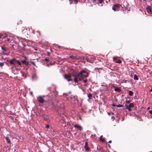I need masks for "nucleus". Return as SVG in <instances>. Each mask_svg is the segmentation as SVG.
<instances>
[{
    "mask_svg": "<svg viewBox=\"0 0 152 152\" xmlns=\"http://www.w3.org/2000/svg\"><path fill=\"white\" fill-rule=\"evenodd\" d=\"M77 76H78L79 80H81L84 78L88 77V73L85 70H83L78 74Z\"/></svg>",
    "mask_w": 152,
    "mask_h": 152,
    "instance_id": "obj_1",
    "label": "nucleus"
},
{
    "mask_svg": "<svg viewBox=\"0 0 152 152\" xmlns=\"http://www.w3.org/2000/svg\"><path fill=\"white\" fill-rule=\"evenodd\" d=\"M64 78L68 82L72 81V79L71 78L72 75L70 74H65L64 76Z\"/></svg>",
    "mask_w": 152,
    "mask_h": 152,
    "instance_id": "obj_2",
    "label": "nucleus"
},
{
    "mask_svg": "<svg viewBox=\"0 0 152 152\" xmlns=\"http://www.w3.org/2000/svg\"><path fill=\"white\" fill-rule=\"evenodd\" d=\"M45 97L44 96H39L37 97V100L38 102L41 103H42L44 102V98Z\"/></svg>",
    "mask_w": 152,
    "mask_h": 152,
    "instance_id": "obj_3",
    "label": "nucleus"
},
{
    "mask_svg": "<svg viewBox=\"0 0 152 152\" xmlns=\"http://www.w3.org/2000/svg\"><path fill=\"white\" fill-rule=\"evenodd\" d=\"M74 127L75 128L80 131H81L83 130V128L82 127L79 125L75 124L74 125Z\"/></svg>",
    "mask_w": 152,
    "mask_h": 152,
    "instance_id": "obj_4",
    "label": "nucleus"
},
{
    "mask_svg": "<svg viewBox=\"0 0 152 152\" xmlns=\"http://www.w3.org/2000/svg\"><path fill=\"white\" fill-rule=\"evenodd\" d=\"M16 61V59L15 58H13L10 60V64L11 65H15V64Z\"/></svg>",
    "mask_w": 152,
    "mask_h": 152,
    "instance_id": "obj_5",
    "label": "nucleus"
},
{
    "mask_svg": "<svg viewBox=\"0 0 152 152\" xmlns=\"http://www.w3.org/2000/svg\"><path fill=\"white\" fill-rule=\"evenodd\" d=\"M73 77L74 78V81L76 83H78V80L77 79V78H78V76H77V74H75L73 75Z\"/></svg>",
    "mask_w": 152,
    "mask_h": 152,
    "instance_id": "obj_6",
    "label": "nucleus"
},
{
    "mask_svg": "<svg viewBox=\"0 0 152 152\" xmlns=\"http://www.w3.org/2000/svg\"><path fill=\"white\" fill-rule=\"evenodd\" d=\"M4 38H6V41L8 42H10L12 40V38H9L8 35H7L6 37H4Z\"/></svg>",
    "mask_w": 152,
    "mask_h": 152,
    "instance_id": "obj_7",
    "label": "nucleus"
},
{
    "mask_svg": "<svg viewBox=\"0 0 152 152\" xmlns=\"http://www.w3.org/2000/svg\"><path fill=\"white\" fill-rule=\"evenodd\" d=\"M146 10L150 14H151L152 13L151 8L150 6H149L148 5L147 6V7L146 8Z\"/></svg>",
    "mask_w": 152,
    "mask_h": 152,
    "instance_id": "obj_8",
    "label": "nucleus"
},
{
    "mask_svg": "<svg viewBox=\"0 0 152 152\" xmlns=\"http://www.w3.org/2000/svg\"><path fill=\"white\" fill-rule=\"evenodd\" d=\"M85 148L86 150V151H88L89 150V148L88 146V143L87 142H86L85 143Z\"/></svg>",
    "mask_w": 152,
    "mask_h": 152,
    "instance_id": "obj_9",
    "label": "nucleus"
},
{
    "mask_svg": "<svg viewBox=\"0 0 152 152\" xmlns=\"http://www.w3.org/2000/svg\"><path fill=\"white\" fill-rule=\"evenodd\" d=\"M70 58L72 59H78L77 56H70Z\"/></svg>",
    "mask_w": 152,
    "mask_h": 152,
    "instance_id": "obj_10",
    "label": "nucleus"
},
{
    "mask_svg": "<svg viewBox=\"0 0 152 152\" xmlns=\"http://www.w3.org/2000/svg\"><path fill=\"white\" fill-rule=\"evenodd\" d=\"M6 140L7 142L8 143H10V141L9 140V137H5Z\"/></svg>",
    "mask_w": 152,
    "mask_h": 152,
    "instance_id": "obj_11",
    "label": "nucleus"
},
{
    "mask_svg": "<svg viewBox=\"0 0 152 152\" xmlns=\"http://www.w3.org/2000/svg\"><path fill=\"white\" fill-rule=\"evenodd\" d=\"M114 5L116 7V8H119L120 7V5L119 4H117Z\"/></svg>",
    "mask_w": 152,
    "mask_h": 152,
    "instance_id": "obj_12",
    "label": "nucleus"
},
{
    "mask_svg": "<svg viewBox=\"0 0 152 152\" xmlns=\"http://www.w3.org/2000/svg\"><path fill=\"white\" fill-rule=\"evenodd\" d=\"M134 79L135 80H138V78L137 75H134Z\"/></svg>",
    "mask_w": 152,
    "mask_h": 152,
    "instance_id": "obj_13",
    "label": "nucleus"
},
{
    "mask_svg": "<svg viewBox=\"0 0 152 152\" xmlns=\"http://www.w3.org/2000/svg\"><path fill=\"white\" fill-rule=\"evenodd\" d=\"M22 62L23 63L25 64L26 65H27L28 64V63L26 62V61L24 60L22 61Z\"/></svg>",
    "mask_w": 152,
    "mask_h": 152,
    "instance_id": "obj_14",
    "label": "nucleus"
},
{
    "mask_svg": "<svg viewBox=\"0 0 152 152\" xmlns=\"http://www.w3.org/2000/svg\"><path fill=\"white\" fill-rule=\"evenodd\" d=\"M130 107H133L134 106V104L133 103H130L129 105H128Z\"/></svg>",
    "mask_w": 152,
    "mask_h": 152,
    "instance_id": "obj_15",
    "label": "nucleus"
},
{
    "mask_svg": "<svg viewBox=\"0 0 152 152\" xmlns=\"http://www.w3.org/2000/svg\"><path fill=\"white\" fill-rule=\"evenodd\" d=\"M16 62L18 64H19L20 66H21V63L19 61V60H16Z\"/></svg>",
    "mask_w": 152,
    "mask_h": 152,
    "instance_id": "obj_16",
    "label": "nucleus"
},
{
    "mask_svg": "<svg viewBox=\"0 0 152 152\" xmlns=\"http://www.w3.org/2000/svg\"><path fill=\"white\" fill-rule=\"evenodd\" d=\"M133 92L131 91H129V94L130 96H132L133 95Z\"/></svg>",
    "mask_w": 152,
    "mask_h": 152,
    "instance_id": "obj_17",
    "label": "nucleus"
},
{
    "mask_svg": "<svg viewBox=\"0 0 152 152\" xmlns=\"http://www.w3.org/2000/svg\"><path fill=\"white\" fill-rule=\"evenodd\" d=\"M9 36V38H12V40L13 39V37H14V36L13 34H10L9 35H8Z\"/></svg>",
    "mask_w": 152,
    "mask_h": 152,
    "instance_id": "obj_18",
    "label": "nucleus"
},
{
    "mask_svg": "<svg viewBox=\"0 0 152 152\" xmlns=\"http://www.w3.org/2000/svg\"><path fill=\"white\" fill-rule=\"evenodd\" d=\"M102 135L100 136V141H102L103 142H104V140L102 138Z\"/></svg>",
    "mask_w": 152,
    "mask_h": 152,
    "instance_id": "obj_19",
    "label": "nucleus"
},
{
    "mask_svg": "<svg viewBox=\"0 0 152 152\" xmlns=\"http://www.w3.org/2000/svg\"><path fill=\"white\" fill-rule=\"evenodd\" d=\"M130 108L131 107H130L129 106H128V105L126 106V108L128 109V110L129 111H130L131 110V109Z\"/></svg>",
    "mask_w": 152,
    "mask_h": 152,
    "instance_id": "obj_20",
    "label": "nucleus"
},
{
    "mask_svg": "<svg viewBox=\"0 0 152 152\" xmlns=\"http://www.w3.org/2000/svg\"><path fill=\"white\" fill-rule=\"evenodd\" d=\"M116 7L113 5L112 7V10L115 11L116 10Z\"/></svg>",
    "mask_w": 152,
    "mask_h": 152,
    "instance_id": "obj_21",
    "label": "nucleus"
},
{
    "mask_svg": "<svg viewBox=\"0 0 152 152\" xmlns=\"http://www.w3.org/2000/svg\"><path fill=\"white\" fill-rule=\"evenodd\" d=\"M4 62H0V67H1L3 66L4 65Z\"/></svg>",
    "mask_w": 152,
    "mask_h": 152,
    "instance_id": "obj_22",
    "label": "nucleus"
},
{
    "mask_svg": "<svg viewBox=\"0 0 152 152\" xmlns=\"http://www.w3.org/2000/svg\"><path fill=\"white\" fill-rule=\"evenodd\" d=\"M1 48L2 50L3 51H6V49L5 47H4L3 46H1Z\"/></svg>",
    "mask_w": 152,
    "mask_h": 152,
    "instance_id": "obj_23",
    "label": "nucleus"
},
{
    "mask_svg": "<svg viewBox=\"0 0 152 152\" xmlns=\"http://www.w3.org/2000/svg\"><path fill=\"white\" fill-rule=\"evenodd\" d=\"M116 106L118 107H123V105L121 104H118V105H116Z\"/></svg>",
    "mask_w": 152,
    "mask_h": 152,
    "instance_id": "obj_24",
    "label": "nucleus"
},
{
    "mask_svg": "<svg viewBox=\"0 0 152 152\" xmlns=\"http://www.w3.org/2000/svg\"><path fill=\"white\" fill-rule=\"evenodd\" d=\"M115 91H118L120 89L118 87H115Z\"/></svg>",
    "mask_w": 152,
    "mask_h": 152,
    "instance_id": "obj_25",
    "label": "nucleus"
},
{
    "mask_svg": "<svg viewBox=\"0 0 152 152\" xmlns=\"http://www.w3.org/2000/svg\"><path fill=\"white\" fill-rule=\"evenodd\" d=\"M88 97L90 99H91L92 97L91 94H89L88 95Z\"/></svg>",
    "mask_w": 152,
    "mask_h": 152,
    "instance_id": "obj_26",
    "label": "nucleus"
},
{
    "mask_svg": "<svg viewBox=\"0 0 152 152\" xmlns=\"http://www.w3.org/2000/svg\"><path fill=\"white\" fill-rule=\"evenodd\" d=\"M100 3H102L103 2V0H98Z\"/></svg>",
    "mask_w": 152,
    "mask_h": 152,
    "instance_id": "obj_27",
    "label": "nucleus"
},
{
    "mask_svg": "<svg viewBox=\"0 0 152 152\" xmlns=\"http://www.w3.org/2000/svg\"><path fill=\"white\" fill-rule=\"evenodd\" d=\"M91 1L93 2L94 4H95L96 3V0H91Z\"/></svg>",
    "mask_w": 152,
    "mask_h": 152,
    "instance_id": "obj_28",
    "label": "nucleus"
},
{
    "mask_svg": "<svg viewBox=\"0 0 152 152\" xmlns=\"http://www.w3.org/2000/svg\"><path fill=\"white\" fill-rule=\"evenodd\" d=\"M74 1L75 2V4H77L78 2V1L79 0H74Z\"/></svg>",
    "mask_w": 152,
    "mask_h": 152,
    "instance_id": "obj_29",
    "label": "nucleus"
},
{
    "mask_svg": "<svg viewBox=\"0 0 152 152\" xmlns=\"http://www.w3.org/2000/svg\"><path fill=\"white\" fill-rule=\"evenodd\" d=\"M31 63L34 65H35V63L34 62V61H31Z\"/></svg>",
    "mask_w": 152,
    "mask_h": 152,
    "instance_id": "obj_30",
    "label": "nucleus"
},
{
    "mask_svg": "<svg viewBox=\"0 0 152 152\" xmlns=\"http://www.w3.org/2000/svg\"><path fill=\"white\" fill-rule=\"evenodd\" d=\"M126 102L127 103L129 104V103L130 102V101H129V100H126Z\"/></svg>",
    "mask_w": 152,
    "mask_h": 152,
    "instance_id": "obj_31",
    "label": "nucleus"
},
{
    "mask_svg": "<svg viewBox=\"0 0 152 152\" xmlns=\"http://www.w3.org/2000/svg\"><path fill=\"white\" fill-rule=\"evenodd\" d=\"M149 113L150 114H152V110H149Z\"/></svg>",
    "mask_w": 152,
    "mask_h": 152,
    "instance_id": "obj_32",
    "label": "nucleus"
},
{
    "mask_svg": "<svg viewBox=\"0 0 152 152\" xmlns=\"http://www.w3.org/2000/svg\"><path fill=\"white\" fill-rule=\"evenodd\" d=\"M117 63H121V61H120V60H119L117 62Z\"/></svg>",
    "mask_w": 152,
    "mask_h": 152,
    "instance_id": "obj_33",
    "label": "nucleus"
},
{
    "mask_svg": "<svg viewBox=\"0 0 152 152\" xmlns=\"http://www.w3.org/2000/svg\"><path fill=\"white\" fill-rule=\"evenodd\" d=\"M45 60L46 61H48L49 60V59L48 58H45Z\"/></svg>",
    "mask_w": 152,
    "mask_h": 152,
    "instance_id": "obj_34",
    "label": "nucleus"
},
{
    "mask_svg": "<svg viewBox=\"0 0 152 152\" xmlns=\"http://www.w3.org/2000/svg\"><path fill=\"white\" fill-rule=\"evenodd\" d=\"M49 125H47L46 126V128H47V129H48L49 128Z\"/></svg>",
    "mask_w": 152,
    "mask_h": 152,
    "instance_id": "obj_35",
    "label": "nucleus"
},
{
    "mask_svg": "<svg viewBox=\"0 0 152 152\" xmlns=\"http://www.w3.org/2000/svg\"><path fill=\"white\" fill-rule=\"evenodd\" d=\"M83 82L86 83L87 82V80H83Z\"/></svg>",
    "mask_w": 152,
    "mask_h": 152,
    "instance_id": "obj_36",
    "label": "nucleus"
},
{
    "mask_svg": "<svg viewBox=\"0 0 152 152\" xmlns=\"http://www.w3.org/2000/svg\"><path fill=\"white\" fill-rule=\"evenodd\" d=\"M24 73H23L22 75V76L23 77H25V76L24 75Z\"/></svg>",
    "mask_w": 152,
    "mask_h": 152,
    "instance_id": "obj_37",
    "label": "nucleus"
},
{
    "mask_svg": "<svg viewBox=\"0 0 152 152\" xmlns=\"http://www.w3.org/2000/svg\"><path fill=\"white\" fill-rule=\"evenodd\" d=\"M116 105L115 104H113V106H114V107H115V106H116Z\"/></svg>",
    "mask_w": 152,
    "mask_h": 152,
    "instance_id": "obj_38",
    "label": "nucleus"
},
{
    "mask_svg": "<svg viewBox=\"0 0 152 152\" xmlns=\"http://www.w3.org/2000/svg\"><path fill=\"white\" fill-rule=\"evenodd\" d=\"M108 142L110 143H111L112 142V141L111 140H110Z\"/></svg>",
    "mask_w": 152,
    "mask_h": 152,
    "instance_id": "obj_39",
    "label": "nucleus"
},
{
    "mask_svg": "<svg viewBox=\"0 0 152 152\" xmlns=\"http://www.w3.org/2000/svg\"><path fill=\"white\" fill-rule=\"evenodd\" d=\"M116 59V58L115 57H113V60L114 61Z\"/></svg>",
    "mask_w": 152,
    "mask_h": 152,
    "instance_id": "obj_40",
    "label": "nucleus"
},
{
    "mask_svg": "<svg viewBox=\"0 0 152 152\" xmlns=\"http://www.w3.org/2000/svg\"><path fill=\"white\" fill-rule=\"evenodd\" d=\"M107 114H108V115H110V113H109V112H108V113H107Z\"/></svg>",
    "mask_w": 152,
    "mask_h": 152,
    "instance_id": "obj_41",
    "label": "nucleus"
},
{
    "mask_svg": "<svg viewBox=\"0 0 152 152\" xmlns=\"http://www.w3.org/2000/svg\"><path fill=\"white\" fill-rule=\"evenodd\" d=\"M150 91H151L152 92V88H151V89L150 90Z\"/></svg>",
    "mask_w": 152,
    "mask_h": 152,
    "instance_id": "obj_42",
    "label": "nucleus"
},
{
    "mask_svg": "<svg viewBox=\"0 0 152 152\" xmlns=\"http://www.w3.org/2000/svg\"><path fill=\"white\" fill-rule=\"evenodd\" d=\"M17 37L18 39H19V37Z\"/></svg>",
    "mask_w": 152,
    "mask_h": 152,
    "instance_id": "obj_43",
    "label": "nucleus"
},
{
    "mask_svg": "<svg viewBox=\"0 0 152 152\" xmlns=\"http://www.w3.org/2000/svg\"><path fill=\"white\" fill-rule=\"evenodd\" d=\"M71 70H73V69H72Z\"/></svg>",
    "mask_w": 152,
    "mask_h": 152,
    "instance_id": "obj_44",
    "label": "nucleus"
},
{
    "mask_svg": "<svg viewBox=\"0 0 152 152\" xmlns=\"http://www.w3.org/2000/svg\"><path fill=\"white\" fill-rule=\"evenodd\" d=\"M143 0L144 1H145V0Z\"/></svg>",
    "mask_w": 152,
    "mask_h": 152,
    "instance_id": "obj_45",
    "label": "nucleus"
}]
</instances>
